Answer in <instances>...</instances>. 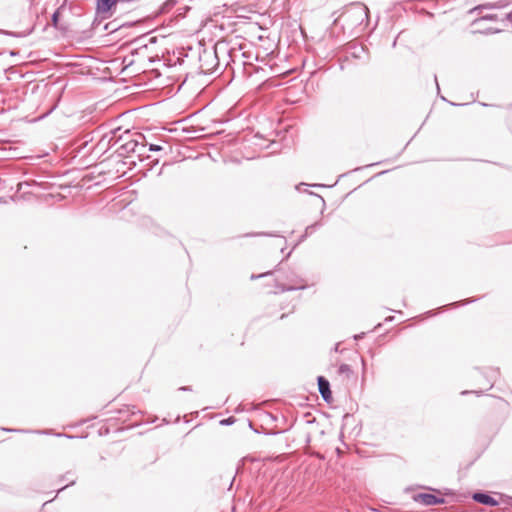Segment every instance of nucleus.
Returning <instances> with one entry per match:
<instances>
[{
	"mask_svg": "<svg viewBox=\"0 0 512 512\" xmlns=\"http://www.w3.org/2000/svg\"><path fill=\"white\" fill-rule=\"evenodd\" d=\"M508 504L512 507V496L508 497Z\"/></svg>",
	"mask_w": 512,
	"mask_h": 512,
	"instance_id": "23",
	"label": "nucleus"
},
{
	"mask_svg": "<svg viewBox=\"0 0 512 512\" xmlns=\"http://www.w3.org/2000/svg\"><path fill=\"white\" fill-rule=\"evenodd\" d=\"M303 416H305V417L311 416V413H310V412H305V413L303 414Z\"/></svg>",
	"mask_w": 512,
	"mask_h": 512,
	"instance_id": "26",
	"label": "nucleus"
},
{
	"mask_svg": "<svg viewBox=\"0 0 512 512\" xmlns=\"http://www.w3.org/2000/svg\"><path fill=\"white\" fill-rule=\"evenodd\" d=\"M484 8H485V6H478V7L475 8V10H482Z\"/></svg>",
	"mask_w": 512,
	"mask_h": 512,
	"instance_id": "25",
	"label": "nucleus"
},
{
	"mask_svg": "<svg viewBox=\"0 0 512 512\" xmlns=\"http://www.w3.org/2000/svg\"><path fill=\"white\" fill-rule=\"evenodd\" d=\"M342 422V429L353 426L351 434H354L355 437L359 435L361 430V420L359 418H342Z\"/></svg>",
	"mask_w": 512,
	"mask_h": 512,
	"instance_id": "9",
	"label": "nucleus"
},
{
	"mask_svg": "<svg viewBox=\"0 0 512 512\" xmlns=\"http://www.w3.org/2000/svg\"><path fill=\"white\" fill-rule=\"evenodd\" d=\"M144 137L142 135H138L135 139H130L124 144L121 145L120 149L123 153H138L142 154V150L145 148V144L140 142L139 140H143Z\"/></svg>",
	"mask_w": 512,
	"mask_h": 512,
	"instance_id": "5",
	"label": "nucleus"
},
{
	"mask_svg": "<svg viewBox=\"0 0 512 512\" xmlns=\"http://www.w3.org/2000/svg\"><path fill=\"white\" fill-rule=\"evenodd\" d=\"M266 418L267 422L262 424L259 429L254 428V425L249 421V426L256 433L264 435H278L289 431L296 423L298 418Z\"/></svg>",
	"mask_w": 512,
	"mask_h": 512,
	"instance_id": "1",
	"label": "nucleus"
},
{
	"mask_svg": "<svg viewBox=\"0 0 512 512\" xmlns=\"http://www.w3.org/2000/svg\"><path fill=\"white\" fill-rule=\"evenodd\" d=\"M472 499L482 505L488 507H496L499 505V501L494 498L488 491L477 490L473 492Z\"/></svg>",
	"mask_w": 512,
	"mask_h": 512,
	"instance_id": "4",
	"label": "nucleus"
},
{
	"mask_svg": "<svg viewBox=\"0 0 512 512\" xmlns=\"http://www.w3.org/2000/svg\"><path fill=\"white\" fill-rule=\"evenodd\" d=\"M93 419H94V418H92V417H89V418H83L82 423L88 422V421L93 420Z\"/></svg>",
	"mask_w": 512,
	"mask_h": 512,
	"instance_id": "21",
	"label": "nucleus"
},
{
	"mask_svg": "<svg viewBox=\"0 0 512 512\" xmlns=\"http://www.w3.org/2000/svg\"><path fill=\"white\" fill-rule=\"evenodd\" d=\"M58 17H59V12L56 11L53 15H52V22H53V25L56 27L57 24H58Z\"/></svg>",
	"mask_w": 512,
	"mask_h": 512,
	"instance_id": "17",
	"label": "nucleus"
},
{
	"mask_svg": "<svg viewBox=\"0 0 512 512\" xmlns=\"http://www.w3.org/2000/svg\"><path fill=\"white\" fill-rule=\"evenodd\" d=\"M305 424L309 427V430L305 434V443L310 444L311 439L315 435H324V430L318 427V423L316 422V418H306Z\"/></svg>",
	"mask_w": 512,
	"mask_h": 512,
	"instance_id": "7",
	"label": "nucleus"
},
{
	"mask_svg": "<svg viewBox=\"0 0 512 512\" xmlns=\"http://www.w3.org/2000/svg\"><path fill=\"white\" fill-rule=\"evenodd\" d=\"M269 274H271V272H266V273H262V274H259V275H252L251 279L252 280L253 279H258V278L264 277V276L269 275Z\"/></svg>",
	"mask_w": 512,
	"mask_h": 512,
	"instance_id": "18",
	"label": "nucleus"
},
{
	"mask_svg": "<svg viewBox=\"0 0 512 512\" xmlns=\"http://www.w3.org/2000/svg\"><path fill=\"white\" fill-rule=\"evenodd\" d=\"M303 288H305V284H303V283H299V284H297V285H295V286L285 287V288H283L282 290H283V291H285V290L290 291V290L303 289Z\"/></svg>",
	"mask_w": 512,
	"mask_h": 512,
	"instance_id": "14",
	"label": "nucleus"
},
{
	"mask_svg": "<svg viewBox=\"0 0 512 512\" xmlns=\"http://www.w3.org/2000/svg\"><path fill=\"white\" fill-rule=\"evenodd\" d=\"M338 372L340 374H346L349 376L350 374H352V369L348 364H341L339 366Z\"/></svg>",
	"mask_w": 512,
	"mask_h": 512,
	"instance_id": "11",
	"label": "nucleus"
},
{
	"mask_svg": "<svg viewBox=\"0 0 512 512\" xmlns=\"http://www.w3.org/2000/svg\"><path fill=\"white\" fill-rule=\"evenodd\" d=\"M52 501H53V499H52V500H49V501H47V502H44L43 506L47 505L48 503H50V502H52Z\"/></svg>",
	"mask_w": 512,
	"mask_h": 512,
	"instance_id": "27",
	"label": "nucleus"
},
{
	"mask_svg": "<svg viewBox=\"0 0 512 512\" xmlns=\"http://www.w3.org/2000/svg\"><path fill=\"white\" fill-rule=\"evenodd\" d=\"M182 419L184 420V423H185V424H188V423L190 422V421L188 420V418H187V417H184V418H182Z\"/></svg>",
	"mask_w": 512,
	"mask_h": 512,
	"instance_id": "24",
	"label": "nucleus"
},
{
	"mask_svg": "<svg viewBox=\"0 0 512 512\" xmlns=\"http://www.w3.org/2000/svg\"><path fill=\"white\" fill-rule=\"evenodd\" d=\"M483 20H497V16L495 14H486V15H483L478 21H483Z\"/></svg>",
	"mask_w": 512,
	"mask_h": 512,
	"instance_id": "15",
	"label": "nucleus"
},
{
	"mask_svg": "<svg viewBox=\"0 0 512 512\" xmlns=\"http://www.w3.org/2000/svg\"><path fill=\"white\" fill-rule=\"evenodd\" d=\"M70 475H73V473L71 471H68L65 474L60 476L59 481L69 480V483L67 485L61 487L60 489H58L57 494H59L60 492L64 491L67 487L75 485L76 479H74V478L70 479L69 478Z\"/></svg>",
	"mask_w": 512,
	"mask_h": 512,
	"instance_id": "10",
	"label": "nucleus"
},
{
	"mask_svg": "<svg viewBox=\"0 0 512 512\" xmlns=\"http://www.w3.org/2000/svg\"><path fill=\"white\" fill-rule=\"evenodd\" d=\"M158 420H161V422L157 424L158 427L172 423V421H170L166 417H163V418H153V420L150 421V423H156ZM147 424H149V422H147Z\"/></svg>",
	"mask_w": 512,
	"mask_h": 512,
	"instance_id": "13",
	"label": "nucleus"
},
{
	"mask_svg": "<svg viewBox=\"0 0 512 512\" xmlns=\"http://www.w3.org/2000/svg\"><path fill=\"white\" fill-rule=\"evenodd\" d=\"M412 500L424 506H435L446 503V499L441 495H435L431 492H419L412 495Z\"/></svg>",
	"mask_w": 512,
	"mask_h": 512,
	"instance_id": "3",
	"label": "nucleus"
},
{
	"mask_svg": "<svg viewBox=\"0 0 512 512\" xmlns=\"http://www.w3.org/2000/svg\"><path fill=\"white\" fill-rule=\"evenodd\" d=\"M180 419H181V418H179V417H176V418H175V421H174L173 423H176V422H178V421H179Z\"/></svg>",
	"mask_w": 512,
	"mask_h": 512,
	"instance_id": "28",
	"label": "nucleus"
},
{
	"mask_svg": "<svg viewBox=\"0 0 512 512\" xmlns=\"http://www.w3.org/2000/svg\"><path fill=\"white\" fill-rule=\"evenodd\" d=\"M162 149V146L156 144H150L149 146L150 151H161Z\"/></svg>",
	"mask_w": 512,
	"mask_h": 512,
	"instance_id": "16",
	"label": "nucleus"
},
{
	"mask_svg": "<svg viewBox=\"0 0 512 512\" xmlns=\"http://www.w3.org/2000/svg\"><path fill=\"white\" fill-rule=\"evenodd\" d=\"M237 418H221L219 424L221 426H231L236 422Z\"/></svg>",
	"mask_w": 512,
	"mask_h": 512,
	"instance_id": "12",
	"label": "nucleus"
},
{
	"mask_svg": "<svg viewBox=\"0 0 512 512\" xmlns=\"http://www.w3.org/2000/svg\"><path fill=\"white\" fill-rule=\"evenodd\" d=\"M318 387H319V392H320L322 398L326 402H330L332 400V394H331V390H330L329 381L327 379H325L323 376H319L318 377Z\"/></svg>",
	"mask_w": 512,
	"mask_h": 512,
	"instance_id": "8",
	"label": "nucleus"
},
{
	"mask_svg": "<svg viewBox=\"0 0 512 512\" xmlns=\"http://www.w3.org/2000/svg\"><path fill=\"white\" fill-rule=\"evenodd\" d=\"M3 431L6 432H18V433H36L41 435H55L57 437H66V438H74V436L62 433H54L53 429H42V430H29V429H17V428H3Z\"/></svg>",
	"mask_w": 512,
	"mask_h": 512,
	"instance_id": "6",
	"label": "nucleus"
},
{
	"mask_svg": "<svg viewBox=\"0 0 512 512\" xmlns=\"http://www.w3.org/2000/svg\"><path fill=\"white\" fill-rule=\"evenodd\" d=\"M265 416L271 417L273 414L271 412L264 411Z\"/></svg>",
	"mask_w": 512,
	"mask_h": 512,
	"instance_id": "22",
	"label": "nucleus"
},
{
	"mask_svg": "<svg viewBox=\"0 0 512 512\" xmlns=\"http://www.w3.org/2000/svg\"><path fill=\"white\" fill-rule=\"evenodd\" d=\"M122 418H108L107 423L103 424L99 430V435H108L110 433H120L125 430H130L134 427L140 426V423H131L129 422L131 418H125L121 421Z\"/></svg>",
	"mask_w": 512,
	"mask_h": 512,
	"instance_id": "2",
	"label": "nucleus"
},
{
	"mask_svg": "<svg viewBox=\"0 0 512 512\" xmlns=\"http://www.w3.org/2000/svg\"><path fill=\"white\" fill-rule=\"evenodd\" d=\"M423 488H424V489H427V490H429V491H431V492H437V493H439V494H440V491H439L438 489H435V488H432V487H423Z\"/></svg>",
	"mask_w": 512,
	"mask_h": 512,
	"instance_id": "19",
	"label": "nucleus"
},
{
	"mask_svg": "<svg viewBox=\"0 0 512 512\" xmlns=\"http://www.w3.org/2000/svg\"><path fill=\"white\" fill-rule=\"evenodd\" d=\"M243 56L247 58V60L243 62V65H247V64L251 65V63L249 62L250 57L247 56L246 53H243Z\"/></svg>",
	"mask_w": 512,
	"mask_h": 512,
	"instance_id": "20",
	"label": "nucleus"
},
{
	"mask_svg": "<svg viewBox=\"0 0 512 512\" xmlns=\"http://www.w3.org/2000/svg\"><path fill=\"white\" fill-rule=\"evenodd\" d=\"M253 409H254V410H260V407H259V406H257V407H254Z\"/></svg>",
	"mask_w": 512,
	"mask_h": 512,
	"instance_id": "29",
	"label": "nucleus"
}]
</instances>
